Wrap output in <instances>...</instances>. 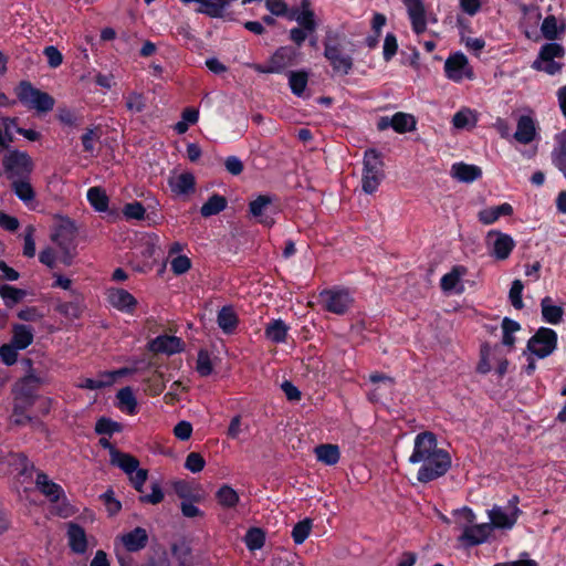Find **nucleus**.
Returning <instances> with one entry per match:
<instances>
[{"instance_id": "nucleus-1", "label": "nucleus", "mask_w": 566, "mask_h": 566, "mask_svg": "<svg viewBox=\"0 0 566 566\" xmlns=\"http://www.w3.org/2000/svg\"><path fill=\"white\" fill-rule=\"evenodd\" d=\"M343 40L342 33L327 30L323 41V55L335 74L348 75L354 67V59L344 51Z\"/></svg>"}, {"instance_id": "nucleus-2", "label": "nucleus", "mask_w": 566, "mask_h": 566, "mask_svg": "<svg viewBox=\"0 0 566 566\" xmlns=\"http://www.w3.org/2000/svg\"><path fill=\"white\" fill-rule=\"evenodd\" d=\"M317 302L323 311L342 316L352 310L355 298L349 289L335 285L322 290Z\"/></svg>"}, {"instance_id": "nucleus-3", "label": "nucleus", "mask_w": 566, "mask_h": 566, "mask_svg": "<svg viewBox=\"0 0 566 566\" xmlns=\"http://www.w3.org/2000/svg\"><path fill=\"white\" fill-rule=\"evenodd\" d=\"M385 178L384 161L375 149H367L364 155L361 188L365 193L376 192Z\"/></svg>"}, {"instance_id": "nucleus-4", "label": "nucleus", "mask_w": 566, "mask_h": 566, "mask_svg": "<svg viewBox=\"0 0 566 566\" xmlns=\"http://www.w3.org/2000/svg\"><path fill=\"white\" fill-rule=\"evenodd\" d=\"M56 224L54 231L51 234V240L61 249L62 258L61 261L70 266L73 260V253L70 244L76 237L77 228L75 223L65 217L56 216Z\"/></svg>"}, {"instance_id": "nucleus-5", "label": "nucleus", "mask_w": 566, "mask_h": 566, "mask_svg": "<svg viewBox=\"0 0 566 566\" xmlns=\"http://www.w3.org/2000/svg\"><path fill=\"white\" fill-rule=\"evenodd\" d=\"M565 56V48L556 42L545 43L541 46L537 57L532 62L531 67L538 72H544L548 75L560 73L563 63L556 59Z\"/></svg>"}, {"instance_id": "nucleus-6", "label": "nucleus", "mask_w": 566, "mask_h": 566, "mask_svg": "<svg viewBox=\"0 0 566 566\" xmlns=\"http://www.w3.org/2000/svg\"><path fill=\"white\" fill-rule=\"evenodd\" d=\"M484 243L488 254L495 261L507 260L516 247L511 234L495 229L486 232Z\"/></svg>"}, {"instance_id": "nucleus-7", "label": "nucleus", "mask_w": 566, "mask_h": 566, "mask_svg": "<svg viewBox=\"0 0 566 566\" xmlns=\"http://www.w3.org/2000/svg\"><path fill=\"white\" fill-rule=\"evenodd\" d=\"M421 467L417 473V480L421 483H428L443 476L451 468V458L444 449L422 460Z\"/></svg>"}, {"instance_id": "nucleus-8", "label": "nucleus", "mask_w": 566, "mask_h": 566, "mask_svg": "<svg viewBox=\"0 0 566 566\" xmlns=\"http://www.w3.org/2000/svg\"><path fill=\"white\" fill-rule=\"evenodd\" d=\"M556 347L557 333L548 327H539L528 339L524 355L528 353L536 358L543 359L552 355Z\"/></svg>"}, {"instance_id": "nucleus-9", "label": "nucleus", "mask_w": 566, "mask_h": 566, "mask_svg": "<svg viewBox=\"0 0 566 566\" xmlns=\"http://www.w3.org/2000/svg\"><path fill=\"white\" fill-rule=\"evenodd\" d=\"M18 97L20 102L29 107L36 109L39 113H48L53 109L55 101L45 92H42L31 85L27 81L19 84Z\"/></svg>"}, {"instance_id": "nucleus-10", "label": "nucleus", "mask_w": 566, "mask_h": 566, "mask_svg": "<svg viewBox=\"0 0 566 566\" xmlns=\"http://www.w3.org/2000/svg\"><path fill=\"white\" fill-rule=\"evenodd\" d=\"M6 174L9 178H27L33 171L32 158L23 151L10 150L2 160Z\"/></svg>"}, {"instance_id": "nucleus-11", "label": "nucleus", "mask_w": 566, "mask_h": 566, "mask_svg": "<svg viewBox=\"0 0 566 566\" xmlns=\"http://www.w3.org/2000/svg\"><path fill=\"white\" fill-rule=\"evenodd\" d=\"M441 450L442 449L438 448V441L434 433L431 431L420 432L415 438L413 450L409 457V462L416 464L422 460H428L429 457L434 455Z\"/></svg>"}, {"instance_id": "nucleus-12", "label": "nucleus", "mask_w": 566, "mask_h": 566, "mask_svg": "<svg viewBox=\"0 0 566 566\" xmlns=\"http://www.w3.org/2000/svg\"><path fill=\"white\" fill-rule=\"evenodd\" d=\"M285 19L295 21L308 32H315L317 22L310 0H300L298 4L287 7L285 3Z\"/></svg>"}, {"instance_id": "nucleus-13", "label": "nucleus", "mask_w": 566, "mask_h": 566, "mask_svg": "<svg viewBox=\"0 0 566 566\" xmlns=\"http://www.w3.org/2000/svg\"><path fill=\"white\" fill-rule=\"evenodd\" d=\"M444 74L455 83H460L464 78L472 80L474 76L469 60L462 52H455L448 56L444 62Z\"/></svg>"}, {"instance_id": "nucleus-14", "label": "nucleus", "mask_w": 566, "mask_h": 566, "mask_svg": "<svg viewBox=\"0 0 566 566\" xmlns=\"http://www.w3.org/2000/svg\"><path fill=\"white\" fill-rule=\"evenodd\" d=\"M461 535L459 536V542L464 546L472 547L480 544L485 543L492 532L491 524L481 523V524H468L460 523Z\"/></svg>"}, {"instance_id": "nucleus-15", "label": "nucleus", "mask_w": 566, "mask_h": 566, "mask_svg": "<svg viewBox=\"0 0 566 566\" xmlns=\"http://www.w3.org/2000/svg\"><path fill=\"white\" fill-rule=\"evenodd\" d=\"M521 514V509H516L512 512L504 506L494 505L488 511V516L490 518L489 524H491L492 530L497 528L509 531L514 527Z\"/></svg>"}, {"instance_id": "nucleus-16", "label": "nucleus", "mask_w": 566, "mask_h": 566, "mask_svg": "<svg viewBox=\"0 0 566 566\" xmlns=\"http://www.w3.org/2000/svg\"><path fill=\"white\" fill-rule=\"evenodd\" d=\"M108 304L118 312L132 314L138 302L136 297L124 289L111 287L106 292Z\"/></svg>"}, {"instance_id": "nucleus-17", "label": "nucleus", "mask_w": 566, "mask_h": 566, "mask_svg": "<svg viewBox=\"0 0 566 566\" xmlns=\"http://www.w3.org/2000/svg\"><path fill=\"white\" fill-rule=\"evenodd\" d=\"M42 384H44V380L34 375V373L27 374L14 386L17 397L22 399L28 406H32L38 398L35 391Z\"/></svg>"}, {"instance_id": "nucleus-18", "label": "nucleus", "mask_w": 566, "mask_h": 566, "mask_svg": "<svg viewBox=\"0 0 566 566\" xmlns=\"http://www.w3.org/2000/svg\"><path fill=\"white\" fill-rule=\"evenodd\" d=\"M536 136L537 125L535 118L531 114L521 115L517 118L513 138L520 144L528 145L535 140Z\"/></svg>"}, {"instance_id": "nucleus-19", "label": "nucleus", "mask_w": 566, "mask_h": 566, "mask_svg": "<svg viewBox=\"0 0 566 566\" xmlns=\"http://www.w3.org/2000/svg\"><path fill=\"white\" fill-rule=\"evenodd\" d=\"M407 7L412 31L421 34L427 29L426 11L421 0H402Z\"/></svg>"}, {"instance_id": "nucleus-20", "label": "nucleus", "mask_w": 566, "mask_h": 566, "mask_svg": "<svg viewBox=\"0 0 566 566\" xmlns=\"http://www.w3.org/2000/svg\"><path fill=\"white\" fill-rule=\"evenodd\" d=\"M182 349L184 348L181 339L176 336H158L148 344V350H150L154 354L171 355L175 353H179Z\"/></svg>"}, {"instance_id": "nucleus-21", "label": "nucleus", "mask_w": 566, "mask_h": 566, "mask_svg": "<svg viewBox=\"0 0 566 566\" xmlns=\"http://www.w3.org/2000/svg\"><path fill=\"white\" fill-rule=\"evenodd\" d=\"M467 274V268L463 265H454L452 270L446 273L440 280V286L443 292L462 293L464 287L461 279Z\"/></svg>"}, {"instance_id": "nucleus-22", "label": "nucleus", "mask_w": 566, "mask_h": 566, "mask_svg": "<svg viewBox=\"0 0 566 566\" xmlns=\"http://www.w3.org/2000/svg\"><path fill=\"white\" fill-rule=\"evenodd\" d=\"M514 212L512 205L504 202L496 207L482 209L478 213V220L484 226L495 223L501 217L512 216Z\"/></svg>"}, {"instance_id": "nucleus-23", "label": "nucleus", "mask_w": 566, "mask_h": 566, "mask_svg": "<svg viewBox=\"0 0 566 566\" xmlns=\"http://www.w3.org/2000/svg\"><path fill=\"white\" fill-rule=\"evenodd\" d=\"M67 537L71 549L76 554H83L87 549V538L84 528L76 524L67 525Z\"/></svg>"}, {"instance_id": "nucleus-24", "label": "nucleus", "mask_w": 566, "mask_h": 566, "mask_svg": "<svg viewBox=\"0 0 566 566\" xmlns=\"http://www.w3.org/2000/svg\"><path fill=\"white\" fill-rule=\"evenodd\" d=\"M316 460L325 465L332 467L338 463L340 450L337 444L322 443L314 448Z\"/></svg>"}, {"instance_id": "nucleus-25", "label": "nucleus", "mask_w": 566, "mask_h": 566, "mask_svg": "<svg viewBox=\"0 0 566 566\" xmlns=\"http://www.w3.org/2000/svg\"><path fill=\"white\" fill-rule=\"evenodd\" d=\"M120 541L128 552H137L147 545L148 535L145 528L136 527L132 532L122 535Z\"/></svg>"}, {"instance_id": "nucleus-26", "label": "nucleus", "mask_w": 566, "mask_h": 566, "mask_svg": "<svg viewBox=\"0 0 566 566\" xmlns=\"http://www.w3.org/2000/svg\"><path fill=\"white\" fill-rule=\"evenodd\" d=\"M451 175L459 181L473 182L482 176V170L475 165L455 163L451 167Z\"/></svg>"}, {"instance_id": "nucleus-27", "label": "nucleus", "mask_w": 566, "mask_h": 566, "mask_svg": "<svg viewBox=\"0 0 566 566\" xmlns=\"http://www.w3.org/2000/svg\"><path fill=\"white\" fill-rule=\"evenodd\" d=\"M218 326L224 334H232L239 325V317L232 305L222 306L217 315Z\"/></svg>"}, {"instance_id": "nucleus-28", "label": "nucleus", "mask_w": 566, "mask_h": 566, "mask_svg": "<svg viewBox=\"0 0 566 566\" xmlns=\"http://www.w3.org/2000/svg\"><path fill=\"white\" fill-rule=\"evenodd\" d=\"M35 486L51 502H57L62 495L61 486L51 481L48 474L43 472L38 473Z\"/></svg>"}, {"instance_id": "nucleus-29", "label": "nucleus", "mask_w": 566, "mask_h": 566, "mask_svg": "<svg viewBox=\"0 0 566 566\" xmlns=\"http://www.w3.org/2000/svg\"><path fill=\"white\" fill-rule=\"evenodd\" d=\"M542 318L545 323L557 325L563 321L564 308L555 305L552 297L545 296L541 301Z\"/></svg>"}, {"instance_id": "nucleus-30", "label": "nucleus", "mask_w": 566, "mask_h": 566, "mask_svg": "<svg viewBox=\"0 0 566 566\" xmlns=\"http://www.w3.org/2000/svg\"><path fill=\"white\" fill-rule=\"evenodd\" d=\"M308 74L305 71H292L289 74V86L297 97H308L306 93Z\"/></svg>"}, {"instance_id": "nucleus-31", "label": "nucleus", "mask_w": 566, "mask_h": 566, "mask_svg": "<svg viewBox=\"0 0 566 566\" xmlns=\"http://www.w3.org/2000/svg\"><path fill=\"white\" fill-rule=\"evenodd\" d=\"M556 145L552 151V161L560 171L566 169V129L555 136Z\"/></svg>"}, {"instance_id": "nucleus-32", "label": "nucleus", "mask_w": 566, "mask_h": 566, "mask_svg": "<svg viewBox=\"0 0 566 566\" xmlns=\"http://www.w3.org/2000/svg\"><path fill=\"white\" fill-rule=\"evenodd\" d=\"M33 342L32 329L25 325L15 324L12 327L11 345L18 349L27 348Z\"/></svg>"}, {"instance_id": "nucleus-33", "label": "nucleus", "mask_w": 566, "mask_h": 566, "mask_svg": "<svg viewBox=\"0 0 566 566\" xmlns=\"http://www.w3.org/2000/svg\"><path fill=\"white\" fill-rule=\"evenodd\" d=\"M390 127L399 133H408L416 129V119L412 115L398 112L390 117Z\"/></svg>"}, {"instance_id": "nucleus-34", "label": "nucleus", "mask_w": 566, "mask_h": 566, "mask_svg": "<svg viewBox=\"0 0 566 566\" xmlns=\"http://www.w3.org/2000/svg\"><path fill=\"white\" fill-rule=\"evenodd\" d=\"M216 499L218 504L227 510L234 509L240 500L238 492L228 484L222 485L216 492Z\"/></svg>"}, {"instance_id": "nucleus-35", "label": "nucleus", "mask_w": 566, "mask_h": 566, "mask_svg": "<svg viewBox=\"0 0 566 566\" xmlns=\"http://www.w3.org/2000/svg\"><path fill=\"white\" fill-rule=\"evenodd\" d=\"M111 464L117 465L126 474L130 475L138 469L139 461L135 457L118 450L114 452V455L111 458Z\"/></svg>"}, {"instance_id": "nucleus-36", "label": "nucleus", "mask_w": 566, "mask_h": 566, "mask_svg": "<svg viewBox=\"0 0 566 566\" xmlns=\"http://www.w3.org/2000/svg\"><path fill=\"white\" fill-rule=\"evenodd\" d=\"M478 122L476 113L470 108L463 107L452 117V124L458 129H470L475 127Z\"/></svg>"}, {"instance_id": "nucleus-37", "label": "nucleus", "mask_w": 566, "mask_h": 566, "mask_svg": "<svg viewBox=\"0 0 566 566\" xmlns=\"http://www.w3.org/2000/svg\"><path fill=\"white\" fill-rule=\"evenodd\" d=\"M87 200L98 212H105L108 210L109 198L106 191L98 186L88 189Z\"/></svg>"}, {"instance_id": "nucleus-38", "label": "nucleus", "mask_w": 566, "mask_h": 566, "mask_svg": "<svg viewBox=\"0 0 566 566\" xmlns=\"http://www.w3.org/2000/svg\"><path fill=\"white\" fill-rule=\"evenodd\" d=\"M541 32L546 40L553 42L564 32V25H558L555 15H547L542 22Z\"/></svg>"}, {"instance_id": "nucleus-39", "label": "nucleus", "mask_w": 566, "mask_h": 566, "mask_svg": "<svg viewBox=\"0 0 566 566\" xmlns=\"http://www.w3.org/2000/svg\"><path fill=\"white\" fill-rule=\"evenodd\" d=\"M227 208V199L220 195L211 196L206 203L200 208V213L202 217L208 218L219 212L223 211Z\"/></svg>"}, {"instance_id": "nucleus-40", "label": "nucleus", "mask_w": 566, "mask_h": 566, "mask_svg": "<svg viewBox=\"0 0 566 566\" xmlns=\"http://www.w3.org/2000/svg\"><path fill=\"white\" fill-rule=\"evenodd\" d=\"M196 179L191 172L180 174L175 182H170L172 191L179 195H186L195 191Z\"/></svg>"}, {"instance_id": "nucleus-41", "label": "nucleus", "mask_w": 566, "mask_h": 566, "mask_svg": "<svg viewBox=\"0 0 566 566\" xmlns=\"http://www.w3.org/2000/svg\"><path fill=\"white\" fill-rule=\"evenodd\" d=\"M244 543L250 552L261 549L265 543V533L260 527H251L244 535Z\"/></svg>"}, {"instance_id": "nucleus-42", "label": "nucleus", "mask_w": 566, "mask_h": 566, "mask_svg": "<svg viewBox=\"0 0 566 566\" xmlns=\"http://www.w3.org/2000/svg\"><path fill=\"white\" fill-rule=\"evenodd\" d=\"M521 329L520 323L509 317H504L502 321V344L506 347H514L515 345V336L514 333Z\"/></svg>"}, {"instance_id": "nucleus-43", "label": "nucleus", "mask_w": 566, "mask_h": 566, "mask_svg": "<svg viewBox=\"0 0 566 566\" xmlns=\"http://www.w3.org/2000/svg\"><path fill=\"white\" fill-rule=\"evenodd\" d=\"M11 187L19 199L24 202H30L35 197V192L31 184L25 178L13 180Z\"/></svg>"}, {"instance_id": "nucleus-44", "label": "nucleus", "mask_w": 566, "mask_h": 566, "mask_svg": "<svg viewBox=\"0 0 566 566\" xmlns=\"http://www.w3.org/2000/svg\"><path fill=\"white\" fill-rule=\"evenodd\" d=\"M55 311L70 322L77 321L82 317V310L76 302L57 303Z\"/></svg>"}, {"instance_id": "nucleus-45", "label": "nucleus", "mask_w": 566, "mask_h": 566, "mask_svg": "<svg viewBox=\"0 0 566 566\" xmlns=\"http://www.w3.org/2000/svg\"><path fill=\"white\" fill-rule=\"evenodd\" d=\"M172 489L175 493L182 500V502L193 501L199 502L201 496L198 493H195L190 483L186 481H177L172 484Z\"/></svg>"}, {"instance_id": "nucleus-46", "label": "nucleus", "mask_w": 566, "mask_h": 566, "mask_svg": "<svg viewBox=\"0 0 566 566\" xmlns=\"http://www.w3.org/2000/svg\"><path fill=\"white\" fill-rule=\"evenodd\" d=\"M200 13H206L212 18L222 17V11L227 4V0H201Z\"/></svg>"}, {"instance_id": "nucleus-47", "label": "nucleus", "mask_w": 566, "mask_h": 566, "mask_svg": "<svg viewBox=\"0 0 566 566\" xmlns=\"http://www.w3.org/2000/svg\"><path fill=\"white\" fill-rule=\"evenodd\" d=\"M312 520L304 518L297 522L292 530V538L295 544L300 545L305 542L312 531Z\"/></svg>"}, {"instance_id": "nucleus-48", "label": "nucleus", "mask_w": 566, "mask_h": 566, "mask_svg": "<svg viewBox=\"0 0 566 566\" xmlns=\"http://www.w3.org/2000/svg\"><path fill=\"white\" fill-rule=\"evenodd\" d=\"M117 399L120 408H125L129 415H134L137 407V400L130 387H124L117 392Z\"/></svg>"}, {"instance_id": "nucleus-49", "label": "nucleus", "mask_w": 566, "mask_h": 566, "mask_svg": "<svg viewBox=\"0 0 566 566\" xmlns=\"http://www.w3.org/2000/svg\"><path fill=\"white\" fill-rule=\"evenodd\" d=\"M283 67V53L276 51L270 61L263 65L256 64L254 69L260 73H280Z\"/></svg>"}, {"instance_id": "nucleus-50", "label": "nucleus", "mask_w": 566, "mask_h": 566, "mask_svg": "<svg viewBox=\"0 0 566 566\" xmlns=\"http://www.w3.org/2000/svg\"><path fill=\"white\" fill-rule=\"evenodd\" d=\"M126 108L130 113H143L146 109V99L143 93L132 92L126 96Z\"/></svg>"}, {"instance_id": "nucleus-51", "label": "nucleus", "mask_w": 566, "mask_h": 566, "mask_svg": "<svg viewBox=\"0 0 566 566\" xmlns=\"http://www.w3.org/2000/svg\"><path fill=\"white\" fill-rule=\"evenodd\" d=\"M524 285L521 280H514L512 282L510 292H509V298L512 304V306L516 310H521L524 306L523 300H522V293H523Z\"/></svg>"}, {"instance_id": "nucleus-52", "label": "nucleus", "mask_w": 566, "mask_h": 566, "mask_svg": "<svg viewBox=\"0 0 566 566\" xmlns=\"http://www.w3.org/2000/svg\"><path fill=\"white\" fill-rule=\"evenodd\" d=\"M191 260L187 255H176L170 259V268L174 274L182 275L191 269Z\"/></svg>"}, {"instance_id": "nucleus-53", "label": "nucleus", "mask_w": 566, "mask_h": 566, "mask_svg": "<svg viewBox=\"0 0 566 566\" xmlns=\"http://www.w3.org/2000/svg\"><path fill=\"white\" fill-rule=\"evenodd\" d=\"M0 295L6 301L10 302L11 305L19 303L24 296L25 291L15 289L10 285H1L0 286Z\"/></svg>"}, {"instance_id": "nucleus-54", "label": "nucleus", "mask_w": 566, "mask_h": 566, "mask_svg": "<svg viewBox=\"0 0 566 566\" xmlns=\"http://www.w3.org/2000/svg\"><path fill=\"white\" fill-rule=\"evenodd\" d=\"M398 51L397 38L394 33H387L382 45V56L386 62H389Z\"/></svg>"}, {"instance_id": "nucleus-55", "label": "nucleus", "mask_w": 566, "mask_h": 566, "mask_svg": "<svg viewBox=\"0 0 566 566\" xmlns=\"http://www.w3.org/2000/svg\"><path fill=\"white\" fill-rule=\"evenodd\" d=\"M265 336L274 343L283 340V321L274 319L265 327Z\"/></svg>"}, {"instance_id": "nucleus-56", "label": "nucleus", "mask_w": 566, "mask_h": 566, "mask_svg": "<svg viewBox=\"0 0 566 566\" xmlns=\"http://www.w3.org/2000/svg\"><path fill=\"white\" fill-rule=\"evenodd\" d=\"M122 424L107 418H101L96 422L95 431L98 434H112L122 431Z\"/></svg>"}, {"instance_id": "nucleus-57", "label": "nucleus", "mask_w": 566, "mask_h": 566, "mask_svg": "<svg viewBox=\"0 0 566 566\" xmlns=\"http://www.w3.org/2000/svg\"><path fill=\"white\" fill-rule=\"evenodd\" d=\"M196 368L197 371L203 377L209 376L213 371L212 361L207 350L202 349L198 353Z\"/></svg>"}, {"instance_id": "nucleus-58", "label": "nucleus", "mask_w": 566, "mask_h": 566, "mask_svg": "<svg viewBox=\"0 0 566 566\" xmlns=\"http://www.w3.org/2000/svg\"><path fill=\"white\" fill-rule=\"evenodd\" d=\"M123 214L127 219L133 220H144L146 214V209L140 202H132L127 203L123 208Z\"/></svg>"}, {"instance_id": "nucleus-59", "label": "nucleus", "mask_w": 566, "mask_h": 566, "mask_svg": "<svg viewBox=\"0 0 566 566\" xmlns=\"http://www.w3.org/2000/svg\"><path fill=\"white\" fill-rule=\"evenodd\" d=\"M272 199L269 196H259L255 200L251 201L249 205L250 213L254 218H260L263 216V210L265 207L271 205Z\"/></svg>"}, {"instance_id": "nucleus-60", "label": "nucleus", "mask_w": 566, "mask_h": 566, "mask_svg": "<svg viewBox=\"0 0 566 566\" xmlns=\"http://www.w3.org/2000/svg\"><path fill=\"white\" fill-rule=\"evenodd\" d=\"M206 461L198 452H191L186 458L185 467L192 473L201 472L205 468Z\"/></svg>"}, {"instance_id": "nucleus-61", "label": "nucleus", "mask_w": 566, "mask_h": 566, "mask_svg": "<svg viewBox=\"0 0 566 566\" xmlns=\"http://www.w3.org/2000/svg\"><path fill=\"white\" fill-rule=\"evenodd\" d=\"M104 377H106V380H95L91 378H86L82 384L78 385L82 389H101L106 386H111L114 382V374H105Z\"/></svg>"}, {"instance_id": "nucleus-62", "label": "nucleus", "mask_w": 566, "mask_h": 566, "mask_svg": "<svg viewBox=\"0 0 566 566\" xmlns=\"http://www.w3.org/2000/svg\"><path fill=\"white\" fill-rule=\"evenodd\" d=\"M109 515H115L122 510L120 502L114 497L113 490H108L102 496Z\"/></svg>"}, {"instance_id": "nucleus-63", "label": "nucleus", "mask_w": 566, "mask_h": 566, "mask_svg": "<svg viewBox=\"0 0 566 566\" xmlns=\"http://www.w3.org/2000/svg\"><path fill=\"white\" fill-rule=\"evenodd\" d=\"M461 42L465 45V48L473 52L475 55H479L480 52L485 46V41L482 38H470L465 36L461 33Z\"/></svg>"}, {"instance_id": "nucleus-64", "label": "nucleus", "mask_w": 566, "mask_h": 566, "mask_svg": "<svg viewBox=\"0 0 566 566\" xmlns=\"http://www.w3.org/2000/svg\"><path fill=\"white\" fill-rule=\"evenodd\" d=\"M17 349L18 348H15L11 344H4V345L0 346V358L2 359V361L6 365L10 366L17 361V358H18Z\"/></svg>"}]
</instances>
